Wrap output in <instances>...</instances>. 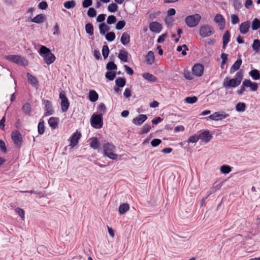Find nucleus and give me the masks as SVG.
I'll use <instances>...</instances> for the list:
<instances>
[{"mask_svg": "<svg viewBox=\"0 0 260 260\" xmlns=\"http://www.w3.org/2000/svg\"><path fill=\"white\" fill-rule=\"evenodd\" d=\"M243 77L242 71H238L236 73L235 78L229 79V77H225L223 82V86L225 88L236 87L240 84Z\"/></svg>", "mask_w": 260, "mask_h": 260, "instance_id": "f257e3e1", "label": "nucleus"}, {"mask_svg": "<svg viewBox=\"0 0 260 260\" xmlns=\"http://www.w3.org/2000/svg\"><path fill=\"white\" fill-rule=\"evenodd\" d=\"M39 53L42 56L46 63L50 64L53 63L55 60V55L52 53L51 50L45 46H41Z\"/></svg>", "mask_w": 260, "mask_h": 260, "instance_id": "f03ea898", "label": "nucleus"}, {"mask_svg": "<svg viewBox=\"0 0 260 260\" xmlns=\"http://www.w3.org/2000/svg\"><path fill=\"white\" fill-rule=\"evenodd\" d=\"M115 147L113 145L108 143L103 145L104 154L112 160H117L118 157V155L114 153V150Z\"/></svg>", "mask_w": 260, "mask_h": 260, "instance_id": "7ed1b4c3", "label": "nucleus"}, {"mask_svg": "<svg viewBox=\"0 0 260 260\" xmlns=\"http://www.w3.org/2000/svg\"><path fill=\"white\" fill-rule=\"evenodd\" d=\"M5 58L10 62L16 63L21 66L28 65V61L24 57L18 55H8L5 56Z\"/></svg>", "mask_w": 260, "mask_h": 260, "instance_id": "20e7f679", "label": "nucleus"}, {"mask_svg": "<svg viewBox=\"0 0 260 260\" xmlns=\"http://www.w3.org/2000/svg\"><path fill=\"white\" fill-rule=\"evenodd\" d=\"M90 121L91 125L94 128L100 129L103 125V117L102 114H93Z\"/></svg>", "mask_w": 260, "mask_h": 260, "instance_id": "39448f33", "label": "nucleus"}, {"mask_svg": "<svg viewBox=\"0 0 260 260\" xmlns=\"http://www.w3.org/2000/svg\"><path fill=\"white\" fill-rule=\"evenodd\" d=\"M201 19V17L199 14H194L187 16L185 19V22L188 27H193L199 24Z\"/></svg>", "mask_w": 260, "mask_h": 260, "instance_id": "423d86ee", "label": "nucleus"}, {"mask_svg": "<svg viewBox=\"0 0 260 260\" xmlns=\"http://www.w3.org/2000/svg\"><path fill=\"white\" fill-rule=\"evenodd\" d=\"M214 33L213 27L208 24H204L200 27L199 34L203 38L211 36Z\"/></svg>", "mask_w": 260, "mask_h": 260, "instance_id": "0eeeda50", "label": "nucleus"}, {"mask_svg": "<svg viewBox=\"0 0 260 260\" xmlns=\"http://www.w3.org/2000/svg\"><path fill=\"white\" fill-rule=\"evenodd\" d=\"M11 139L16 147L20 148L23 142L21 134L18 131H13L11 133Z\"/></svg>", "mask_w": 260, "mask_h": 260, "instance_id": "6e6552de", "label": "nucleus"}, {"mask_svg": "<svg viewBox=\"0 0 260 260\" xmlns=\"http://www.w3.org/2000/svg\"><path fill=\"white\" fill-rule=\"evenodd\" d=\"M59 99L61 100L60 105L62 111L63 112H67L69 107L70 103L64 91H62L60 92Z\"/></svg>", "mask_w": 260, "mask_h": 260, "instance_id": "1a4fd4ad", "label": "nucleus"}, {"mask_svg": "<svg viewBox=\"0 0 260 260\" xmlns=\"http://www.w3.org/2000/svg\"><path fill=\"white\" fill-rule=\"evenodd\" d=\"M43 104L44 105V110L45 112L44 116H48L52 115L54 113V110L52 109L51 103L47 100H43Z\"/></svg>", "mask_w": 260, "mask_h": 260, "instance_id": "9d476101", "label": "nucleus"}, {"mask_svg": "<svg viewBox=\"0 0 260 260\" xmlns=\"http://www.w3.org/2000/svg\"><path fill=\"white\" fill-rule=\"evenodd\" d=\"M204 67L201 63L195 64L192 69V74L197 77H201L204 72Z\"/></svg>", "mask_w": 260, "mask_h": 260, "instance_id": "9b49d317", "label": "nucleus"}, {"mask_svg": "<svg viewBox=\"0 0 260 260\" xmlns=\"http://www.w3.org/2000/svg\"><path fill=\"white\" fill-rule=\"evenodd\" d=\"M229 116V114L222 112L221 113L219 112H215L213 114L210 115L208 118L214 121L221 120L226 118Z\"/></svg>", "mask_w": 260, "mask_h": 260, "instance_id": "f8f14e48", "label": "nucleus"}, {"mask_svg": "<svg viewBox=\"0 0 260 260\" xmlns=\"http://www.w3.org/2000/svg\"><path fill=\"white\" fill-rule=\"evenodd\" d=\"M214 21L216 23H218V26L220 30L223 29L225 27V21L223 17L221 14H216L214 17Z\"/></svg>", "mask_w": 260, "mask_h": 260, "instance_id": "ddd939ff", "label": "nucleus"}, {"mask_svg": "<svg viewBox=\"0 0 260 260\" xmlns=\"http://www.w3.org/2000/svg\"><path fill=\"white\" fill-rule=\"evenodd\" d=\"M150 30L155 33H159L162 29V25L158 22H152L149 24Z\"/></svg>", "mask_w": 260, "mask_h": 260, "instance_id": "4468645a", "label": "nucleus"}, {"mask_svg": "<svg viewBox=\"0 0 260 260\" xmlns=\"http://www.w3.org/2000/svg\"><path fill=\"white\" fill-rule=\"evenodd\" d=\"M81 137L80 133L76 132L72 134L70 138V145L72 147H75L78 143L79 140Z\"/></svg>", "mask_w": 260, "mask_h": 260, "instance_id": "2eb2a0df", "label": "nucleus"}, {"mask_svg": "<svg viewBox=\"0 0 260 260\" xmlns=\"http://www.w3.org/2000/svg\"><path fill=\"white\" fill-rule=\"evenodd\" d=\"M200 139L202 140L206 143L209 142L212 138L213 136L210 134V132L208 130L204 131L199 135Z\"/></svg>", "mask_w": 260, "mask_h": 260, "instance_id": "dca6fc26", "label": "nucleus"}, {"mask_svg": "<svg viewBox=\"0 0 260 260\" xmlns=\"http://www.w3.org/2000/svg\"><path fill=\"white\" fill-rule=\"evenodd\" d=\"M147 119V116L146 115L140 114L133 119L132 122L136 125H140Z\"/></svg>", "mask_w": 260, "mask_h": 260, "instance_id": "f3484780", "label": "nucleus"}, {"mask_svg": "<svg viewBox=\"0 0 260 260\" xmlns=\"http://www.w3.org/2000/svg\"><path fill=\"white\" fill-rule=\"evenodd\" d=\"M250 21H246L241 23L239 26V31L241 34H245L249 31L250 27Z\"/></svg>", "mask_w": 260, "mask_h": 260, "instance_id": "a211bd4d", "label": "nucleus"}, {"mask_svg": "<svg viewBox=\"0 0 260 260\" xmlns=\"http://www.w3.org/2000/svg\"><path fill=\"white\" fill-rule=\"evenodd\" d=\"M244 85L246 86V87H250V89L252 91H255L258 89V84L256 82H252L249 79H245L244 80Z\"/></svg>", "mask_w": 260, "mask_h": 260, "instance_id": "6ab92c4d", "label": "nucleus"}, {"mask_svg": "<svg viewBox=\"0 0 260 260\" xmlns=\"http://www.w3.org/2000/svg\"><path fill=\"white\" fill-rule=\"evenodd\" d=\"M242 63V60L241 58V56H239L237 60L234 62L233 66L231 67L230 71V74L234 73L235 71L238 70Z\"/></svg>", "mask_w": 260, "mask_h": 260, "instance_id": "aec40b11", "label": "nucleus"}, {"mask_svg": "<svg viewBox=\"0 0 260 260\" xmlns=\"http://www.w3.org/2000/svg\"><path fill=\"white\" fill-rule=\"evenodd\" d=\"M59 121V118L51 117L48 119V124L52 129H54L58 127Z\"/></svg>", "mask_w": 260, "mask_h": 260, "instance_id": "412c9836", "label": "nucleus"}, {"mask_svg": "<svg viewBox=\"0 0 260 260\" xmlns=\"http://www.w3.org/2000/svg\"><path fill=\"white\" fill-rule=\"evenodd\" d=\"M26 77L27 78L28 82L29 84H30L33 86H38L39 82L35 76L32 75L29 73H27L26 74Z\"/></svg>", "mask_w": 260, "mask_h": 260, "instance_id": "4be33fe9", "label": "nucleus"}, {"mask_svg": "<svg viewBox=\"0 0 260 260\" xmlns=\"http://www.w3.org/2000/svg\"><path fill=\"white\" fill-rule=\"evenodd\" d=\"M155 56L152 51H149L145 56V60L148 64H152L154 62Z\"/></svg>", "mask_w": 260, "mask_h": 260, "instance_id": "5701e85b", "label": "nucleus"}, {"mask_svg": "<svg viewBox=\"0 0 260 260\" xmlns=\"http://www.w3.org/2000/svg\"><path fill=\"white\" fill-rule=\"evenodd\" d=\"M46 19V16L43 14H40L31 19V21L36 23L40 24L44 22Z\"/></svg>", "mask_w": 260, "mask_h": 260, "instance_id": "b1692460", "label": "nucleus"}, {"mask_svg": "<svg viewBox=\"0 0 260 260\" xmlns=\"http://www.w3.org/2000/svg\"><path fill=\"white\" fill-rule=\"evenodd\" d=\"M128 52L125 51V49H122L120 50V52L118 54V58L121 60V61L123 62H126L127 61L128 59Z\"/></svg>", "mask_w": 260, "mask_h": 260, "instance_id": "393cba45", "label": "nucleus"}, {"mask_svg": "<svg viewBox=\"0 0 260 260\" xmlns=\"http://www.w3.org/2000/svg\"><path fill=\"white\" fill-rule=\"evenodd\" d=\"M120 42L123 45H127L130 42V36L126 32H124L122 34Z\"/></svg>", "mask_w": 260, "mask_h": 260, "instance_id": "a878e982", "label": "nucleus"}, {"mask_svg": "<svg viewBox=\"0 0 260 260\" xmlns=\"http://www.w3.org/2000/svg\"><path fill=\"white\" fill-rule=\"evenodd\" d=\"M100 33L102 35H105L106 32H108L110 28V27L106 24L105 23H102L99 25Z\"/></svg>", "mask_w": 260, "mask_h": 260, "instance_id": "bb28decb", "label": "nucleus"}, {"mask_svg": "<svg viewBox=\"0 0 260 260\" xmlns=\"http://www.w3.org/2000/svg\"><path fill=\"white\" fill-rule=\"evenodd\" d=\"M142 76L145 79L151 82H155L157 80L155 76L149 73H145L142 74Z\"/></svg>", "mask_w": 260, "mask_h": 260, "instance_id": "cd10ccee", "label": "nucleus"}, {"mask_svg": "<svg viewBox=\"0 0 260 260\" xmlns=\"http://www.w3.org/2000/svg\"><path fill=\"white\" fill-rule=\"evenodd\" d=\"M88 98L90 102H95L98 101L99 95L95 90H90L89 92Z\"/></svg>", "mask_w": 260, "mask_h": 260, "instance_id": "c85d7f7f", "label": "nucleus"}, {"mask_svg": "<svg viewBox=\"0 0 260 260\" xmlns=\"http://www.w3.org/2000/svg\"><path fill=\"white\" fill-rule=\"evenodd\" d=\"M249 76L254 80H257L260 79V73L258 70L253 69L249 73Z\"/></svg>", "mask_w": 260, "mask_h": 260, "instance_id": "c756f323", "label": "nucleus"}, {"mask_svg": "<svg viewBox=\"0 0 260 260\" xmlns=\"http://www.w3.org/2000/svg\"><path fill=\"white\" fill-rule=\"evenodd\" d=\"M129 209V204L127 203H123L121 204L119 207V213L120 215L124 214Z\"/></svg>", "mask_w": 260, "mask_h": 260, "instance_id": "7c9ffc66", "label": "nucleus"}, {"mask_svg": "<svg viewBox=\"0 0 260 260\" xmlns=\"http://www.w3.org/2000/svg\"><path fill=\"white\" fill-rule=\"evenodd\" d=\"M126 84V79L123 77H118L115 80L116 86L120 87L121 88L124 87Z\"/></svg>", "mask_w": 260, "mask_h": 260, "instance_id": "2f4dec72", "label": "nucleus"}, {"mask_svg": "<svg viewBox=\"0 0 260 260\" xmlns=\"http://www.w3.org/2000/svg\"><path fill=\"white\" fill-rule=\"evenodd\" d=\"M45 131L44 121L40 119L38 125V132L39 135H43Z\"/></svg>", "mask_w": 260, "mask_h": 260, "instance_id": "473e14b6", "label": "nucleus"}, {"mask_svg": "<svg viewBox=\"0 0 260 260\" xmlns=\"http://www.w3.org/2000/svg\"><path fill=\"white\" fill-rule=\"evenodd\" d=\"M86 32L90 36L93 35V26L91 23L86 24L85 26Z\"/></svg>", "mask_w": 260, "mask_h": 260, "instance_id": "72a5a7b5", "label": "nucleus"}, {"mask_svg": "<svg viewBox=\"0 0 260 260\" xmlns=\"http://www.w3.org/2000/svg\"><path fill=\"white\" fill-rule=\"evenodd\" d=\"M22 111L26 115H30L31 112V105L29 103H25L22 107Z\"/></svg>", "mask_w": 260, "mask_h": 260, "instance_id": "f704fd0d", "label": "nucleus"}, {"mask_svg": "<svg viewBox=\"0 0 260 260\" xmlns=\"http://www.w3.org/2000/svg\"><path fill=\"white\" fill-rule=\"evenodd\" d=\"M252 48L256 53L260 51V40L258 39L254 40Z\"/></svg>", "mask_w": 260, "mask_h": 260, "instance_id": "c9c22d12", "label": "nucleus"}, {"mask_svg": "<svg viewBox=\"0 0 260 260\" xmlns=\"http://www.w3.org/2000/svg\"><path fill=\"white\" fill-rule=\"evenodd\" d=\"M76 3L74 0L68 1L64 3L63 6L65 8L70 9L76 6Z\"/></svg>", "mask_w": 260, "mask_h": 260, "instance_id": "e433bc0d", "label": "nucleus"}, {"mask_svg": "<svg viewBox=\"0 0 260 260\" xmlns=\"http://www.w3.org/2000/svg\"><path fill=\"white\" fill-rule=\"evenodd\" d=\"M260 28V20L257 18H254L251 23V29L253 30H257Z\"/></svg>", "mask_w": 260, "mask_h": 260, "instance_id": "4c0bfd02", "label": "nucleus"}, {"mask_svg": "<svg viewBox=\"0 0 260 260\" xmlns=\"http://www.w3.org/2000/svg\"><path fill=\"white\" fill-rule=\"evenodd\" d=\"M106 69L110 71L117 70V66L113 61H109L106 65Z\"/></svg>", "mask_w": 260, "mask_h": 260, "instance_id": "58836bf2", "label": "nucleus"}, {"mask_svg": "<svg viewBox=\"0 0 260 260\" xmlns=\"http://www.w3.org/2000/svg\"><path fill=\"white\" fill-rule=\"evenodd\" d=\"M220 170L222 173L226 174L232 171V167L229 165H224L220 167Z\"/></svg>", "mask_w": 260, "mask_h": 260, "instance_id": "ea45409f", "label": "nucleus"}, {"mask_svg": "<svg viewBox=\"0 0 260 260\" xmlns=\"http://www.w3.org/2000/svg\"><path fill=\"white\" fill-rule=\"evenodd\" d=\"M246 104L244 103L239 102L236 106V110L239 112H244L246 110Z\"/></svg>", "mask_w": 260, "mask_h": 260, "instance_id": "a19ab883", "label": "nucleus"}, {"mask_svg": "<svg viewBox=\"0 0 260 260\" xmlns=\"http://www.w3.org/2000/svg\"><path fill=\"white\" fill-rule=\"evenodd\" d=\"M116 76V72L109 71L107 72L105 74V77L110 81H112L114 79Z\"/></svg>", "mask_w": 260, "mask_h": 260, "instance_id": "79ce46f5", "label": "nucleus"}, {"mask_svg": "<svg viewBox=\"0 0 260 260\" xmlns=\"http://www.w3.org/2000/svg\"><path fill=\"white\" fill-rule=\"evenodd\" d=\"M115 34L113 31L108 32L106 34H105V38L106 40L109 42H112L115 39Z\"/></svg>", "mask_w": 260, "mask_h": 260, "instance_id": "37998d69", "label": "nucleus"}, {"mask_svg": "<svg viewBox=\"0 0 260 260\" xmlns=\"http://www.w3.org/2000/svg\"><path fill=\"white\" fill-rule=\"evenodd\" d=\"M151 129V126L149 124L145 123L141 128V131L139 133L140 135H143L148 133Z\"/></svg>", "mask_w": 260, "mask_h": 260, "instance_id": "c03bdc74", "label": "nucleus"}, {"mask_svg": "<svg viewBox=\"0 0 260 260\" xmlns=\"http://www.w3.org/2000/svg\"><path fill=\"white\" fill-rule=\"evenodd\" d=\"M102 55L104 59H106L110 53V50L108 45H104L102 48Z\"/></svg>", "mask_w": 260, "mask_h": 260, "instance_id": "a18cd8bd", "label": "nucleus"}, {"mask_svg": "<svg viewBox=\"0 0 260 260\" xmlns=\"http://www.w3.org/2000/svg\"><path fill=\"white\" fill-rule=\"evenodd\" d=\"M100 145V143L97 138H93L90 143V147L94 149H98Z\"/></svg>", "mask_w": 260, "mask_h": 260, "instance_id": "49530a36", "label": "nucleus"}, {"mask_svg": "<svg viewBox=\"0 0 260 260\" xmlns=\"http://www.w3.org/2000/svg\"><path fill=\"white\" fill-rule=\"evenodd\" d=\"M106 107L105 105L103 103H100L98 107V111L99 112V114H102V115H103L106 112Z\"/></svg>", "mask_w": 260, "mask_h": 260, "instance_id": "de8ad7c7", "label": "nucleus"}, {"mask_svg": "<svg viewBox=\"0 0 260 260\" xmlns=\"http://www.w3.org/2000/svg\"><path fill=\"white\" fill-rule=\"evenodd\" d=\"M230 38H231V35L230 32L229 30H226L225 31L222 37V42L229 43V42L230 41Z\"/></svg>", "mask_w": 260, "mask_h": 260, "instance_id": "09e8293b", "label": "nucleus"}, {"mask_svg": "<svg viewBox=\"0 0 260 260\" xmlns=\"http://www.w3.org/2000/svg\"><path fill=\"white\" fill-rule=\"evenodd\" d=\"M184 100L186 103L192 104L197 102L198 98L196 96H188L186 97Z\"/></svg>", "mask_w": 260, "mask_h": 260, "instance_id": "8fccbe9b", "label": "nucleus"}, {"mask_svg": "<svg viewBox=\"0 0 260 260\" xmlns=\"http://www.w3.org/2000/svg\"><path fill=\"white\" fill-rule=\"evenodd\" d=\"M118 6L115 3H111L108 6V10L111 13L115 12L118 9Z\"/></svg>", "mask_w": 260, "mask_h": 260, "instance_id": "3c124183", "label": "nucleus"}, {"mask_svg": "<svg viewBox=\"0 0 260 260\" xmlns=\"http://www.w3.org/2000/svg\"><path fill=\"white\" fill-rule=\"evenodd\" d=\"M87 14L90 18L94 17L96 15V11L93 8H89Z\"/></svg>", "mask_w": 260, "mask_h": 260, "instance_id": "603ef678", "label": "nucleus"}, {"mask_svg": "<svg viewBox=\"0 0 260 260\" xmlns=\"http://www.w3.org/2000/svg\"><path fill=\"white\" fill-rule=\"evenodd\" d=\"M200 139V138L199 137V135H192L189 137V138L187 140V142L188 143H196L198 140Z\"/></svg>", "mask_w": 260, "mask_h": 260, "instance_id": "864d4df0", "label": "nucleus"}, {"mask_svg": "<svg viewBox=\"0 0 260 260\" xmlns=\"http://www.w3.org/2000/svg\"><path fill=\"white\" fill-rule=\"evenodd\" d=\"M117 21L116 18L114 15H110L108 17L107 19V23L111 25L115 23Z\"/></svg>", "mask_w": 260, "mask_h": 260, "instance_id": "5fc2aeb1", "label": "nucleus"}, {"mask_svg": "<svg viewBox=\"0 0 260 260\" xmlns=\"http://www.w3.org/2000/svg\"><path fill=\"white\" fill-rule=\"evenodd\" d=\"M125 22L124 20H120L117 22L115 28L117 30H121L125 26Z\"/></svg>", "mask_w": 260, "mask_h": 260, "instance_id": "6e6d98bb", "label": "nucleus"}, {"mask_svg": "<svg viewBox=\"0 0 260 260\" xmlns=\"http://www.w3.org/2000/svg\"><path fill=\"white\" fill-rule=\"evenodd\" d=\"M15 211L19 215V216L21 217V218L22 220H24L25 213H24V211L23 210V209H22L20 208L17 207V208L15 209Z\"/></svg>", "mask_w": 260, "mask_h": 260, "instance_id": "4d7b16f0", "label": "nucleus"}, {"mask_svg": "<svg viewBox=\"0 0 260 260\" xmlns=\"http://www.w3.org/2000/svg\"><path fill=\"white\" fill-rule=\"evenodd\" d=\"M231 23L233 25L236 24L240 21L239 18L237 15L233 14L231 15Z\"/></svg>", "mask_w": 260, "mask_h": 260, "instance_id": "13d9d810", "label": "nucleus"}, {"mask_svg": "<svg viewBox=\"0 0 260 260\" xmlns=\"http://www.w3.org/2000/svg\"><path fill=\"white\" fill-rule=\"evenodd\" d=\"M162 142L161 140L159 139H154L151 142V145L152 147H155L158 146Z\"/></svg>", "mask_w": 260, "mask_h": 260, "instance_id": "bf43d9fd", "label": "nucleus"}, {"mask_svg": "<svg viewBox=\"0 0 260 260\" xmlns=\"http://www.w3.org/2000/svg\"><path fill=\"white\" fill-rule=\"evenodd\" d=\"M0 150L3 153H6L7 151L5 143L3 140H0Z\"/></svg>", "mask_w": 260, "mask_h": 260, "instance_id": "052dcab7", "label": "nucleus"}, {"mask_svg": "<svg viewBox=\"0 0 260 260\" xmlns=\"http://www.w3.org/2000/svg\"><path fill=\"white\" fill-rule=\"evenodd\" d=\"M82 7L84 8H88L92 5V0H84L82 2Z\"/></svg>", "mask_w": 260, "mask_h": 260, "instance_id": "680f3d73", "label": "nucleus"}, {"mask_svg": "<svg viewBox=\"0 0 260 260\" xmlns=\"http://www.w3.org/2000/svg\"><path fill=\"white\" fill-rule=\"evenodd\" d=\"M48 4L46 1H42L38 5V7L41 10H45L48 7Z\"/></svg>", "mask_w": 260, "mask_h": 260, "instance_id": "e2e57ef3", "label": "nucleus"}, {"mask_svg": "<svg viewBox=\"0 0 260 260\" xmlns=\"http://www.w3.org/2000/svg\"><path fill=\"white\" fill-rule=\"evenodd\" d=\"M184 76L185 78L187 80H191L193 79L192 74L188 71H186V70L184 71Z\"/></svg>", "mask_w": 260, "mask_h": 260, "instance_id": "0e129e2a", "label": "nucleus"}, {"mask_svg": "<svg viewBox=\"0 0 260 260\" xmlns=\"http://www.w3.org/2000/svg\"><path fill=\"white\" fill-rule=\"evenodd\" d=\"M167 34H162L161 35L159 36L157 40V42L158 43H162L164 42L165 39L167 38Z\"/></svg>", "mask_w": 260, "mask_h": 260, "instance_id": "69168bd1", "label": "nucleus"}, {"mask_svg": "<svg viewBox=\"0 0 260 260\" xmlns=\"http://www.w3.org/2000/svg\"><path fill=\"white\" fill-rule=\"evenodd\" d=\"M106 15L104 14H101L98 15V16L96 18V21L98 22H103L106 18Z\"/></svg>", "mask_w": 260, "mask_h": 260, "instance_id": "338daca9", "label": "nucleus"}, {"mask_svg": "<svg viewBox=\"0 0 260 260\" xmlns=\"http://www.w3.org/2000/svg\"><path fill=\"white\" fill-rule=\"evenodd\" d=\"M234 7L235 9L239 10L241 9L242 7L241 3L238 0H234Z\"/></svg>", "mask_w": 260, "mask_h": 260, "instance_id": "774afa93", "label": "nucleus"}]
</instances>
